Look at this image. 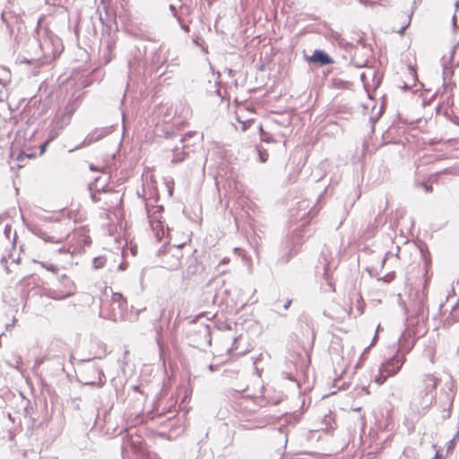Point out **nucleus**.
Segmentation results:
<instances>
[{
	"instance_id": "obj_1",
	"label": "nucleus",
	"mask_w": 459,
	"mask_h": 459,
	"mask_svg": "<svg viewBox=\"0 0 459 459\" xmlns=\"http://www.w3.org/2000/svg\"><path fill=\"white\" fill-rule=\"evenodd\" d=\"M339 253H333L328 247H325L315 267L316 277L320 280V284L328 287H335L334 271L339 265Z\"/></svg>"
},
{
	"instance_id": "obj_2",
	"label": "nucleus",
	"mask_w": 459,
	"mask_h": 459,
	"mask_svg": "<svg viewBox=\"0 0 459 459\" xmlns=\"http://www.w3.org/2000/svg\"><path fill=\"white\" fill-rule=\"evenodd\" d=\"M193 132H188L186 134L178 132H164V138L166 140L165 147L173 152L171 162L178 163L185 160L189 146L186 143V137L193 135Z\"/></svg>"
},
{
	"instance_id": "obj_3",
	"label": "nucleus",
	"mask_w": 459,
	"mask_h": 459,
	"mask_svg": "<svg viewBox=\"0 0 459 459\" xmlns=\"http://www.w3.org/2000/svg\"><path fill=\"white\" fill-rule=\"evenodd\" d=\"M125 31L136 39L144 40H153L152 33L150 31L147 24L142 22L128 21L125 23Z\"/></svg>"
},
{
	"instance_id": "obj_4",
	"label": "nucleus",
	"mask_w": 459,
	"mask_h": 459,
	"mask_svg": "<svg viewBox=\"0 0 459 459\" xmlns=\"http://www.w3.org/2000/svg\"><path fill=\"white\" fill-rule=\"evenodd\" d=\"M146 210L150 226L152 227L157 239L161 240L165 236V223L161 221V214L153 211L151 212L149 208H146Z\"/></svg>"
},
{
	"instance_id": "obj_5",
	"label": "nucleus",
	"mask_w": 459,
	"mask_h": 459,
	"mask_svg": "<svg viewBox=\"0 0 459 459\" xmlns=\"http://www.w3.org/2000/svg\"><path fill=\"white\" fill-rule=\"evenodd\" d=\"M404 360L405 359L403 356L400 357L395 355L381 365V371L385 372L386 377H393L400 371L404 363Z\"/></svg>"
},
{
	"instance_id": "obj_6",
	"label": "nucleus",
	"mask_w": 459,
	"mask_h": 459,
	"mask_svg": "<svg viewBox=\"0 0 459 459\" xmlns=\"http://www.w3.org/2000/svg\"><path fill=\"white\" fill-rule=\"evenodd\" d=\"M103 199L101 203H103L102 208L105 210H109L113 207H116L122 202V195L116 190H110L103 193Z\"/></svg>"
},
{
	"instance_id": "obj_7",
	"label": "nucleus",
	"mask_w": 459,
	"mask_h": 459,
	"mask_svg": "<svg viewBox=\"0 0 459 459\" xmlns=\"http://www.w3.org/2000/svg\"><path fill=\"white\" fill-rule=\"evenodd\" d=\"M307 60L309 63L319 65L321 66L333 63V59L325 50L322 49L314 50L313 54L307 57Z\"/></svg>"
},
{
	"instance_id": "obj_8",
	"label": "nucleus",
	"mask_w": 459,
	"mask_h": 459,
	"mask_svg": "<svg viewBox=\"0 0 459 459\" xmlns=\"http://www.w3.org/2000/svg\"><path fill=\"white\" fill-rule=\"evenodd\" d=\"M32 234L43 239L45 242L50 243H62L65 237L64 236H49L44 230L39 226H32L30 228Z\"/></svg>"
},
{
	"instance_id": "obj_9",
	"label": "nucleus",
	"mask_w": 459,
	"mask_h": 459,
	"mask_svg": "<svg viewBox=\"0 0 459 459\" xmlns=\"http://www.w3.org/2000/svg\"><path fill=\"white\" fill-rule=\"evenodd\" d=\"M439 381L433 374H426L421 379L420 388L425 394L432 393L436 390Z\"/></svg>"
},
{
	"instance_id": "obj_10",
	"label": "nucleus",
	"mask_w": 459,
	"mask_h": 459,
	"mask_svg": "<svg viewBox=\"0 0 459 459\" xmlns=\"http://www.w3.org/2000/svg\"><path fill=\"white\" fill-rule=\"evenodd\" d=\"M165 256L170 255L172 261L169 264V268L171 270L177 269L180 264L181 259L183 257V253L180 247H170L165 254Z\"/></svg>"
},
{
	"instance_id": "obj_11",
	"label": "nucleus",
	"mask_w": 459,
	"mask_h": 459,
	"mask_svg": "<svg viewBox=\"0 0 459 459\" xmlns=\"http://www.w3.org/2000/svg\"><path fill=\"white\" fill-rule=\"evenodd\" d=\"M111 133V127L96 128L87 135L88 143H96Z\"/></svg>"
},
{
	"instance_id": "obj_12",
	"label": "nucleus",
	"mask_w": 459,
	"mask_h": 459,
	"mask_svg": "<svg viewBox=\"0 0 459 459\" xmlns=\"http://www.w3.org/2000/svg\"><path fill=\"white\" fill-rule=\"evenodd\" d=\"M71 119L57 112L51 121V125L61 132L70 124Z\"/></svg>"
},
{
	"instance_id": "obj_13",
	"label": "nucleus",
	"mask_w": 459,
	"mask_h": 459,
	"mask_svg": "<svg viewBox=\"0 0 459 459\" xmlns=\"http://www.w3.org/2000/svg\"><path fill=\"white\" fill-rule=\"evenodd\" d=\"M79 106L80 102L77 99L69 100L65 106L64 110L59 113L72 119L73 115L78 109Z\"/></svg>"
},
{
	"instance_id": "obj_14",
	"label": "nucleus",
	"mask_w": 459,
	"mask_h": 459,
	"mask_svg": "<svg viewBox=\"0 0 459 459\" xmlns=\"http://www.w3.org/2000/svg\"><path fill=\"white\" fill-rule=\"evenodd\" d=\"M88 189L91 193V198L93 203H100L103 199V193L100 192L96 186V184H89Z\"/></svg>"
},
{
	"instance_id": "obj_15",
	"label": "nucleus",
	"mask_w": 459,
	"mask_h": 459,
	"mask_svg": "<svg viewBox=\"0 0 459 459\" xmlns=\"http://www.w3.org/2000/svg\"><path fill=\"white\" fill-rule=\"evenodd\" d=\"M90 184H96L97 188L101 193H105V192L112 190L111 188H109L108 186V179L107 178H102L101 177H97Z\"/></svg>"
},
{
	"instance_id": "obj_16",
	"label": "nucleus",
	"mask_w": 459,
	"mask_h": 459,
	"mask_svg": "<svg viewBox=\"0 0 459 459\" xmlns=\"http://www.w3.org/2000/svg\"><path fill=\"white\" fill-rule=\"evenodd\" d=\"M60 133H61L60 130H57L56 128H55L53 126V125L50 124L49 126H48L47 139L48 140V142H52V141H54L55 139H56L58 137Z\"/></svg>"
},
{
	"instance_id": "obj_17",
	"label": "nucleus",
	"mask_w": 459,
	"mask_h": 459,
	"mask_svg": "<svg viewBox=\"0 0 459 459\" xmlns=\"http://www.w3.org/2000/svg\"><path fill=\"white\" fill-rule=\"evenodd\" d=\"M106 264V258L102 255L93 258L92 264L94 269L102 268Z\"/></svg>"
},
{
	"instance_id": "obj_18",
	"label": "nucleus",
	"mask_w": 459,
	"mask_h": 459,
	"mask_svg": "<svg viewBox=\"0 0 459 459\" xmlns=\"http://www.w3.org/2000/svg\"><path fill=\"white\" fill-rule=\"evenodd\" d=\"M34 262L38 263V261H36V260H34ZM39 264L43 268H46L49 272H52L54 273H57V272H58V268L55 264H49V263H46V262H39Z\"/></svg>"
},
{
	"instance_id": "obj_19",
	"label": "nucleus",
	"mask_w": 459,
	"mask_h": 459,
	"mask_svg": "<svg viewBox=\"0 0 459 459\" xmlns=\"http://www.w3.org/2000/svg\"><path fill=\"white\" fill-rule=\"evenodd\" d=\"M389 377H386V373L385 372H382L381 371V368L379 369V375L377 377H376L375 378V382L377 384V385H382L384 384L386 379L388 378Z\"/></svg>"
},
{
	"instance_id": "obj_20",
	"label": "nucleus",
	"mask_w": 459,
	"mask_h": 459,
	"mask_svg": "<svg viewBox=\"0 0 459 459\" xmlns=\"http://www.w3.org/2000/svg\"><path fill=\"white\" fill-rule=\"evenodd\" d=\"M296 253H297V250H296L295 247H293L292 248H290V249L289 250L288 255H287L286 257H282V258H281V263H282V264H286V263H288V262H289V260H290V259L294 255H296Z\"/></svg>"
},
{
	"instance_id": "obj_21",
	"label": "nucleus",
	"mask_w": 459,
	"mask_h": 459,
	"mask_svg": "<svg viewBox=\"0 0 459 459\" xmlns=\"http://www.w3.org/2000/svg\"><path fill=\"white\" fill-rule=\"evenodd\" d=\"M190 14V7L186 4H181L179 7V15L185 16Z\"/></svg>"
},
{
	"instance_id": "obj_22",
	"label": "nucleus",
	"mask_w": 459,
	"mask_h": 459,
	"mask_svg": "<svg viewBox=\"0 0 459 459\" xmlns=\"http://www.w3.org/2000/svg\"><path fill=\"white\" fill-rule=\"evenodd\" d=\"M169 10L172 13V15L177 19V21L178 22H181V16L179 15V13H178L176 6L174 4H170Z\"/></svg>"
},
{
	"instance_id": "obj_23",
	"label": "nucleus",
	"mask_w": 459,
	"mask_h": 459,
	"mask_svg": "<svg viewBox=\"0 0 459 459\" xmlns=\"http://www.w3.org/2000/svg\"><path fill=\"white\" fill-rule=\"evenodd\" d=\"M412 11L411 13L409 14L408 16V22L403 25L397 32L401 35H403L404 33V31L406 30V29L410 26V23H411V16H412Z\"/></svg>"
},
{
	"instance_id": "obj_24",
	"label": "nucleus",
	"mask_w": 459,
	"mask_h": 459,
	"mask_svg": "<svg viewBox=\"0 0 459 459\" xmlns=\"http://www.w3.org/2000/svg\"><path fill=\"white\" fill-rule=\"evenodd\" d=\"M4 234L8 240H11L12 226L10 224L5 225Z\"/></svg>"
},
{
	"instance_id": "obj_25",
	"label": "nucleus",
	"mask_w": 459,
	"mask_h": 459,
	"mask_svg": "<svg viewBox=\"0 0 459 459\" xmlns=\"http://www.w3.org/2000/svg\"><path fill=\"white\" fill-rule=\"evenodd\" d=\"M1 19H2L3 22H4L6 24L7 28L10 30V33L12 34L13 31H12V29H11L10 22L7 19V14L5 13H1Z\"/></svg>"
},
{
	"instance_id": "obj_26",
	"label": "nucleus",
	"mask_w": 459,
	"mask_h": 459,
	"mask_svg": "<svg viewBox=\"0 0 459 459\" xmlns=\"http://www.w3.org/2000/svg\"><path fill=\"white\" fill-rule=\"evenodd\" d=\"M234 251L236 254L242 257V260H247V254L243 249L236 247L234 248Z\"/></svg>"
},
{
	"instance_id": "obj_27",
	"label": "nucleus",
	"mask_w": 459,
	"mask_h": 459,
	"mask_svg": "<svg viewBox=\"0 0 459 459\" xmlns=\"http://www.w3.org/2000/svg\"><path fill=\"white\" fill-rule=\"evenodd\" d=\"M7 97H8L7 91L5 89H0V102L5 101Z\"/></svg>"
},
{
	"instance_id": "obj_28",
	"label": "nucleus",
	"mask_w": 459,
	"mask_h": 459,
	"mask_svg": "<svg viewBox=\"0 0 459 459\" xmlns=\"http://www.w3.org/2000/svg\"><path fill=\"white\" fill-rule=\"evenodd\" d=\"M303 230H297L295 231H293L290 238H291V242L294 243L295 242V238H298L299 235L301 236V233H302Z\"/></svg>"
},
{
	"instance_id": "obj_29",
	"label": "nucleus",
	"mask_w": 459,
	"mask_h": 459,
	"mask_svg": "<svg viewBox=\"0 0 459 459\" xmlns=\"http://www.w3.org/2000/svg\"><path fill=\"white\" fill-rule=\"evenodd\" d=\"M277 302H278V303H282V307H284V309H288V308H289V307H290V304H291V300H290V299H287L286 300H281V299H279Z\"/></svg>"
},
{
	"instance_id": "obj_30",
	"label": "nucleus",
	"mask_w": 459,
	"mask_h": 459,
	"mask_svg": "<svg viewBox=\"0 0 459 459\" xmlns=\"http://www.w3.org/2000/svg\"><path fill=\"white\" fill-rule=\"evenodd\" d=\"M91 143H88L87 142V136H86L85 139L79 145H77L74 150L81 149V148L85 147L87 145H90Z\"/></svg>"
},
{
	"instance_id": "obj_31",
	"label": "nucleus",
	"mask_w": 459,
	"mask_h": 459,
	"mask_svg": "<svg viewBox=\"0 0 459 459\" xmlns=\"http://www.w3.org/2000/svg\"><path fill=\"white\" fill-rule=\"evenodd\" d=\"M259 159L261 160V162H265L268 159V154L264 152H261L259 151Z\"/></svg>"
},
{
	"instance_id": "obj_32",
	"label": "nucleus",
	"mask_w": 459,
	"mask_h": 459,
	"mask_svg": "<svg viewBox=\"0 0 459 459\" xmlns=\"http://www.w3.org/2000/svg\"><path fill=\"white\" fill-rule=\"evenodd\" d=\"M178 23L180 24L181 29H182L185 32H186V33H188V32H189V30H190L189 26H188L187 24L184 23V22H183V20H182V19H181V22H178Z\"/></svg>"
},
{
	"instance_id": "obj_33",
	"label": "nucleus",
	"mask_w": 459,
	"mask_h": 459,
	"mask_svg": "<svg viewBox=\"0 0 459 459\" xmlns=\"http://www.w3.org/2000/svg\"><path fill=\"white\" fill-rule=\"evenodd\" d=\"M339 44L341 47H343L345 48H347L348 47L351 46V44L350 42H348L347 40H345L344 39H341L339 40Z\"/></svg>"
},
{
	"instance_id": "obj_34",
	"label": "nucleus",
	"mask_w": 459,
	"mask_h": 459,
	"mask_svg": "<svg viewBox=\"0 0 459 459\" xmlns=\"http://www.w3.org/2000/svg\"><path fill=\"white\" fill-rule=\"evenodd\" d=\"M50 142L47 139L41 145H40V154H43L46 151L47 146L48 145Z\"/></svg>"
},
{
	"instance_id": "obj_35",
	"label": "nucleus",
	"mask_w": 459,
	"mask_h": 459,
	"mask_svg": "<svg viewBox=\"0 0 459 459\" xmlns=\"http://www.w3.org/2000/svg\"><path fill=\"white\" fill-rule=\"evenodd\" d=\"M8 82H9L8 79L0 78V89H5V86H6Z\"/></svg>"
},
{
	"instance_id": "obj_36",
	"label": "nucleus",
	"mask_w": 459,
	"mask_h": 459,
	"mask_svg": "<svg viewBox=\"0 0 459 459\" xmlns=\"http://www.w3.org/2000/svg\"><path fill=\"white\" fill-rule=\"evenodd\" d=\"M153 212L161 214V212H163V206L158 205V206L153 207Z\"/></svg>"
},
{
	"instance_id": "obj_37",
	"label": "nucleus",
	"mask_w": 459,
	"mask_h": 459,
	"mask_svg": "<svg viewBox=\"0 0 459 459\" xmlns=\"http://www.w3.org/2000/svg\"><path fill=\"white\" fill-rule=\"evenodd\" d=\"M214 283H215L216 285H219V284H221H221H225V281H224V280H222L221 278H216V279H214Z\"/></svg>"
},
{
	"instance_id": "obj_38",
	"label": "nucleus",
	"mask_w": 459,
	"mask_h": 459,
	"mask_svg": "<svg viewBox=\"0 0 459 459\" xmlns=\"http://www.w3.org/2000/svg\"><path fill=\"white\" fill-rule=\"evenodd\" d=\"M225 71L228 73L230 76H233L235 72L231 68H226Z\"/></svg>"
},
{
	"instance_id": "obj_39",
	"label": "nucleus",
	"mask_w": 459,
	"mask_h": 459,
	"mask_svg": "<svg viewBox=\"0 0 459 459\" xmlns=\"http://www.w3.org/2000/svg\"><path fill=\"white\" fill-rule=\"evenodd\" d=\"M455 54V47H454L452 49H451V52H450V57L449 59L452 60L454 58V56Z\"/></svg>"
},
{
	"instance_id": "obj_40",
	"label": "nucleus",
	"mask_w": 459,
	"mask_h": 459,
	"mask_svg": "<svg viewBox=\"0 0 459 459\" xmlns=\"http://www.w3.org/2000/svg\"><path fill=\"white\" fill-rule=\"evenodd\" d=\"M58 252L60 254H65V253H69L70 251L68 249H66L65 247H61L58 249Z\"/></svg>"
},
{
	"instance_id": "obj_41",
	"label": "nucleus",
	"mask_w": 459,
	"mask_h": 459,
	"mask_svg": "<svg viewBox=\"0 0 459 459\" xmlns=\"http://www.w3.org/2000/svg\"><path fill=\"white\" fill-rule=\"evenodd\" d=\"M424 188L426 192H431L432 191V186L424 185Z\"/></svg>"
},
{
	"instance_id": "obj_42",
	"label": "nucleus",
	"mask_w": 459,
	"mask_h": 459,
	"mask_svg": "<svg viewBox=\"0 0 459 459\" xmlns=\"http://www.w3.org/2000/svg\"><path fill=\"white\" fill-rule=\"evenodd\" d=\"M16 239H17V233H16V231H14L13 238H12V243L13 245H15V243H16Z\"/></svg>"
},
{
	"instance_id": "obj_43",
	"label": "nucleus",
	"mask_w": 459,
	"mask_h": 459,
	"mask_svg": "<svg viewBox=\"0 0 459 459\" xmlns=\"http://www.w3.org/2000/svg\"><path fill=\"white\" fill-rule=\"evenodd\" d=\"M452 23H453L454 28H455L456 27V17H455V15L453 16Z\"/></svg>"
},
{
	"instance_id": "obj_44",
	"label": "nucleus",
	"mask_w": 459,
	"mask_h": 459,
	"mask_svg": "<svg viewBox=\"0 0 459 459\" xmlns=\"http://www.w3.org/2000/svg\"><path fill=\"white\" fill-rule=\"evenodd\" d=\"M168 188H169V195L171 196L173 194V186L168 185Z\"/></svg>"
},
{
	"instance_id": "obj_45",
	"label": "nucleus",
	"mask_w": 459,
	"mask_h": 459,
	"mask_svg": "<svg viewBox=\"0 0 459 459\" xmlns=\"http://www.w3.org/2000/svg\"><path fill=\"white\" fill-rule=\"evenodd\" d=\"M131 253L133 254V255H136V247H131Z\"/></svg>"
},
{
	"instance_id": "obj_46",
	"label": "nucleus",
	"mask_w": 459,
	"mask_h": 459,
	"mask_svg": "<svg viewBox=\"0 0 459 459\" xmlns=\"http://www.w3.org/2000/svg\"><path fill=\"white\" fill-rule=\"evenodd\" d=\"M98 19H99L100 22L101 23V26L104 27V22H103V19L100 14L99 15Z\"/></svg>"
},
{
	"instance_id": "obj_47",
	"label": "nucleus",
	"mask_w": 459,
	"mask_h": 459,
	"mask_svg": "<svg viewBox=\"0 0 459 459\" xmlns=\"http://www.w3.org/2000/svg\"><path fill=\"white\" fill-rule=\"evenodd\" d=\"M65 279H66V275H65V274H62V275H61V281H62V283H64V284H65V285H66V283L64 281V280H65Z\"/></svg>"
},
{
	"instance_id": "obj_48",
	"label": "nucleus",
	"mask_w": 459,
	"mask_h": 459,
	"mask_svg": "<svg viewBox=\"0 0 459 459\" xmlns=\"http://www.w3.org/2000/svg\"><path fill=\"white\" fill-rule=\"evenodd\" d=\"M442 65H443L444 74H445V73H446V70L447 69L446 63L444 61V63L442 64Z\"/></svg>"
},
{
	"instance_id": "obj_49",
	"label": "nucleus",
	"mask_w": 459,
	"mask_h": 459,
	"mask_svg": "<svg viewBox=\"0 0 459 459\" xmlns=\"http://www.w3.org/2000/svg\"><path fill=\"white\" fill-rule=\"evenodd\" d=\"M229 261H230V259H229V258L224 257V258L221 260V264L228 263Z\"/></svg>"
},
{
	"instance_id": "obj_50",
	"label": "nucleus",
	"mask_w": 459,
	"mask_h": 459,
	"mask_svg": "<svg viewBox=\"0 0 459 459\" xmlns=\"http://www.w3.org/2000/svg\"><path fill=\"white\" fill-rule=\"evenodd\" d=\"M128 66H129V70H130V73H131L132 72V66H133L132 61H129Z\"/></svg>"
},
{
	"instance_id": "obj_51",
	"label": "nucleus",
	"mask_w": 459,
	"mask_h": 459,
	"mask_svg": "<svg viewBox=\"0 0 459 459\" xmlns=\"http://www.w3.org/2000/svg\"><path fill=\"white\" fill-rule=\"evenodd\" d=\"M455 283L456 285H459V278H458V279H456V280H455V281H453L452 285H454Z\"/></svg>"
},
{
	"instance_id": "obj_52",
	"label": "nucleus",
	"mask_w": 459,
	"mask_h": 459,
	"mask_svg": "<svg viewBox=\"0 0 459 459\" xmlns=\"http://www.w3.org/2000/svg\"><path fill=\"white\" fill-rule=\"evenodd\" d=\"M403 90H408V89H409V86H408V84H407V83H404V85H403Z\"/></svg>"
},
{
	"instance_id": "obj_53",
	"label": "nucleus",
	"mask_w": 459,
	"mask_h": 459,
	"mask_svg": "<svg viewBox=\"0 0 459 459\" xmlns=\"http://www.w3.org/2000/svg\"><path fill=\"white\" fill-rule=\"evenodd\" d=\"M360 77H361V80L364 81L365 74H361Z\"/></svg>"
},
{
	"instance_id": "obj_54",
	"label": "nucleus",
	"mask_w": 459,
	"mask_h": 459,
	"mask_svg": "<svg viewBox=\"0 0 459 459\" xmlns=\"http://www.w3.org/2000/svg\"><path fill=\"white\" fill-rule=\"evenodd\" d=\"M434 354H435V352H434V351H432V353H431V357H432L431 361H432V362H433V357H434Z\"/></svg>"
},
{
	"instance_id": "obj_55",
	"label": "nucleus",
	"mask_w": 459,
	"mask_h": 459,
	"mask_svg": "<svg viewBox=\"0 0 459 459\" xmlns=\"http://www.w3.org/2000/svg\"><path fill=\"white\" fill-rule=\"evenodd\" d=\"M134 389L138 392L139 391V386H137V385L134 386Z\"/></svg>"
},
{
	"instance_id": "obj_56",
	"label": "nucleus",
	"mask_w": 459,
	"mask_h": 459,
	"mask_svg": "<svg viewBox=\"0 0 459 459\" xmlns=\"http://www.w3.org/2000/svg\"><path fill=\"white\" fill-rule=\"evenodd\" d=\"M455 7H456V8H459V1H457V2L455 3Z\"/></svg>"
},
{
	"instance_id": "obj_57",
	"label": "nucleus",
	"mask_w": 459,
	"mask_h": 459,
	"mask_svg": "<svg viewBox=\"0 0 459 459\" xmlns=\"http://www.w3.org/2000/svg\"><path fill=\"white\" fill-rule=\"evenodd\" d=\"M446 98V102L449 103L450 96L447 95Z\"/></svg>"
},
{
	"instance_id": "obj_58",
	"label": "nucleus",
	"mask_w": 459,
	"mask_h": 459,
	"mask_svg": "<svg viewBox=\"0 0 459 459\" xmlns=\"http://www.w3.org/2000/svg\"><path fill=\"white\" fill-rule=\"evenodd\" d=\"M27 157H34L33 153L28 154Z\"/></svg>"
},
{
	"instance_id": "obj_59",
	"label": "nucleus",
	"mask_w": 459,
	"mask_h": 459,
	"mask_svg": "<svg viewBox=\"0 0 459 459\" xmlns=\"http://www.w3.org/2000/svg\"><path fill=\"white\" fill-rule=\"evenodd\" d=\"M24 62H26V63H28V64H30V63H31V62H30V60H28V59H25V61H24Z\"/></svg>"
},
{
	"instance_id": "obj_60",
	"label": "nucleus",
	"mask_w": 459,
	"mask_h": 459,
	"mask_svg": "<svg viewBox=\"0 0 459 459\" xmlns=\"http://www.w3.org/2000/svg\"><path fill=\"white\" fill-rule=\"evenodd\" d=\"M311 213H314L312 209L308 212V214H311Z\"/></svg>"
},
{
	"instance_id": "obj_61",
	"label": "nucleus",
	"mask_w": 459,
	"mask_h": 459,
	"mask_svg": "<svg viewBox=\"0 0 459 459\" xmlns=\"http://www.w3.org/2000/svg\"><path fill=\"white\" fill-rule=\"evenodd\" d=\"M243 130H244V131L246 130L245 123H243Z\"/></svg>"
},
{
	"instance_id": "obj_62",
	"label": "nucleus",
	"mask_w": 459,
	"mask_h": 459,
	"mask_svg": "<svg viewBox=\"0 0 459 459\" xmlns=\"http://www.w3.org/2000/svg\"><path fill=\"white\" fill-rule=\"evenodd\" d=\"M427 284H428V281L426 280L423 287H426Z\"/></svg>"
},
{
	"instance_id": "obj_63",
	"label": "nucleus",
	"mask_w": 459,
	"mask_h": 459,
	"mask_svg": "<svg viewBox=\"0 0 459 459\" xmlns=\"http://www.w3.org/2000/svg\"><path fill=\"white\" fill-rule=\"evenodd\" d=\"M411 74L415 75V71L411 70Z\"/></svg>"
},
{
	"instance_id": "obj_64",
	"label": "nucleus",
	"mask_w": 459,
	"mask_h": 459,
	"mask_svg": "<svg viewBox=\"0 0 459 459\" xmlns=\"http://www.w3.org/2000/svg\"><path fill=\"white\" fill-rule=\"evenodd\" d=\"M90 169H94L93 165H91V166H90Z\"/></svg>"
}]
</instances>
